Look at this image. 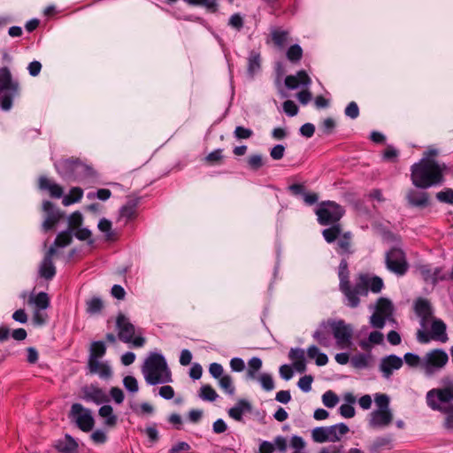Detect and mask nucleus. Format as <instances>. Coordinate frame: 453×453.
<instances>
[{"mask_svg":"<svg viewBox=\"0 0 453 453\" xmlns=\"http://www.w3.org/2000/svg\"><path fill=\"white\" fill-rule=\"evenodd\" d=\"M339 289L344 296L343 303L349 308H357L360 304V297L366 296L369 290L380 293L384 283L379 276H370L367 273H359L355 279L354 285L349 280L348 262L342 258L338 267Z\"/></svg>","mask_w":453,"mask_h":453,"instance_id":"nucleus-1","label":"nucleus"},{"mask_svg":"<svg viewBox=\"0 0 453 453\" xmlns=\"http://www.w3.org/2000/svg\"><path fill=\"white\" fill-rule=\"evenodd\" d=\"M447 165L432 158H421L411 167L412 184L418 188L426 189L441 185L444 181Z\"/></svg>","mask_w":453,"mask_h":453,"instance_id":"nucleus-2","label":"nucleus"},{"mask_svg":"<svg viewBox=\"0 0 453 453\" xmlns=\"http://www.w3.org/2000/svg\"><path fill=\"white\" fill-rule=\"evenodd\" d=\"M142 372L146 382L151 386L172 381V372L161 353L150 352L143 362Z\"/></svg>","mask_w":453,"mask_h":453,"instance_id":"nucleus-3","label":"nucleus"},{"mask_svg":"<svg viewBox=\"0 0 453 453\" xmlns=\"http://www.w3.org/2000/svg\"><path fill=\"white\" fill-rule=\"evenodd\" d=\"M426 403L433 411L444 413V427L453 430V385L442 388H433L426 393Z\"/></svg>","mask_w":453,"mask_h":453,"instance_id":"nucleus-4","label":"nucleus"},{"mask_svg":"<svg viewBox=\"0 0 453 453\" xmlns=\"http://www.w3.org/2000/svg\"><path fill=\"white\" fill-rule=\"evenodd\" d=\"M55 168L65 180L78 181L85 184L96 177L94 169L79 158L61 159L55 163Z\"/></svg>","mask_w":453,"mask_h":453,"instance_id":"nucleus-5","label":"nucleus"},{"mask_svg":"<svg viewBox=\"0 0 453 453\" xmlns=\"http://www.w3.org/2000/svg\"><path fill=\"white\" fill-rule=\"evenodd\" d=\"M20 86L18 81L13 80L8 67L0 68V108L9 111L12 107L13 100L19 96Z\"/></svg>","mask_w":453,"mask_h":453,"instance_id":"nucleus-6","label":"nucleus"},{"mask_svg":"<svg viewBox=\"0 0 453 453\" xmlns=\"http://www.w3.org/2000/svg\"><path fill=\"white\" fill-rule=\"evenodd\" d=\"M116 327L118 330V338L125 343H131L135 348L142 347L146 340L142 335V332L136 334L135 326L129 321L124 314H119L116 319Z\"/></svg>","mask_w":453,"mask_h":453,"instance_id":"nucleus-7","label":"nucleus"},{"mask_svg":"<svg viewBox=\"0 0 453 453\" xmlns=\"http://www.w3.org/2000/svg\"><path fill=\"white\" fill-rule=\"evenodd\" d=\"M318 221L322 226L338 224L344 214L343 208L333 201L322 202L316 210Z\"/></svg>","mask_w":453,"mask_h":453,"instance_id":"nucleus-8","label":"nucleus"},{"mask_svg":"<svg viewBox=\"0 0 453 453\" xmlns=\"http://www.w3.org/2000/svg\"><path fill=\"white\" fill-rule=\"evenodd\" d=\"M449 361L448 354L441 349L427 352L422 359L421 368L428 376L443 368Z\"/></svg>","mask_w":453,"mask_h":453,"instance_id":"nucleus-9","label":"nucleus"},{"mask_svg":"<svg viewBox=\"0 0 453 453\" xmlns=\"http://www.w3.org/2000/svg\"><path fill=\"white\" fill-rule=\"evenodd\" d=\"M69 418L83 432H89L94 427L95 420L90 410L81 403H75L71 406Z\"/></svg>","mask_w":453,"mask_h":453,"instance_id":"nucleus-10","label":"nucleus"},{"mask_svg":"<svg viewBox=\"0 0 453 453\" xmlns=\"http://www.w3.org/2000/svg\"><path fill=\"white\" fill-rule=\"evenodd\" d=\"M387 268L396 275H404L408 271L405 253L399 248H392L386 254Z\"/></svg>","mask_w":453,"mask_h":453,"instance_id":"nucleus-11","label":"nucleus"},{"mask_svg":"<svg viewBox=\"0 0 453 453\" xmlns=\"http://www.w3.org/2000/svg\"><path fill=\"white\" fill-rule=\"evenodd\" d=\"M331 330L339 349H348L351 345L352 330L343 320L331 319Z\"/></svg>","mask_w":453,"mask_h":453,"instance_id":"nucleus-12","label":"nucleus"},{"mask_svg":"<svg viewBox=\"0 0 453 453\" xmlns=\"http://www.w3.org/2000/svg\"><path fill=\"white\" fill-rule=\"evenodd\" d=\"M42 210L46 213V219L42 223V228L45 232H48L58 223L62 218V213L50 201L43 202Z\"/></svg>","mask_w":453,"mask_h":453,"instance_id":"nucleus-13","label":"nucleus"},{"mask_svg":"<svg viewBox=\"0 0 453 453\" xmlns=\"http://www.w3.org/2000/svg\"><path fill=\"white\" fill-rule=\"evenodd\" d=\"M403 361L400 357L391 354L381 358L380 371L383 378L388 380L391 378L394 371L399 370L403 366Z\"/></svg>","mask_w":453,"mask_h":453,"instance_id":"nucleus-14","label":"nucleus"},{"mask_svg":"<svg viewBox=\"0 0 453 453\" xmlns=\"http://www.w3.org/2000/svg\"><path fill=\"white\" fill-rule=\"evenodd\" d=\"M414 311L417 316L420 318L421 326H426L433 316V308L430 302L426 298H418L414 303Z\"/></svg>","mask_w":453,"mask_h":453,"instance_id":"nucleus-15","label":"nucleus"},{"mask_svg":"<svg viewBox=\"0 0 453 453\" xmlns=\"http://www.w3.org/2000/svg\"><path fill=\"white\" fill-rule=\"evenodd\" d=\"M331 319L320 323L319 328L314 332L313 338L323 347H329L332 343L331 339Z\"/></svg>","mask_w":453,"mask_h":453,"instance_id":"nucleus-16","label":"nucleus"},{"mask_svg":"<svg viewBox=\"0 0 453 453\" xmlns=\"http://www.w3.org/2000/svg\"><path fill=\"white\" fill-rule=\"evenodd\" d=\"M429 194L426 191L410 189L406 194L408 203L416 208H426L429 205Z\"/></svg>","mask_w":453,"mask_h":453,"instance_id":"nucleus-17","label":"nucleus"},{"mask_svg":"<svg viewBox=\"0 0 453 453\" xmlns=\"http://www.w3.org/2000/svg\"><path fill=\"white\" fill-rule=\"evenodd\" d=\"M393 419L390 410H376L371 413L369 425L372 427H385L388 426Z\"/></svg>","mask_w":453,"mask_h":453,"instance_id":"nucleus-18","label":"nucleus"},{"mask_svg":"<svg viewBox=\"0 0 453 453\" xmlns=\"http://www.w3.org/2000/svg\"><path fill=\"white\" fill-rule=\"evenodd\" d=\"M82 392L83 399L87 402H93L96 404H101L108 400L104 391L94 385L85 387Z\"/></svg>","mask_w":453,"mask_h":453,"instance_id":"nucleus-19","label":"nucleus"},{"mask_svg":"<svg viewBox=\"0 0 453 453\" xmlns=\"http://www.w3.org/2000/svg\"><path fill=\"white\" fill-rule=\"evenodd\" d=\"M311 80L304 70L298 71L296 75H288L285 79V85L289 89L297 88L300 85L308 87Z\"/></svg>","mask_w":453,"mask_h":453,"instance_id":"nucleus-20","label":"nucleus"},{"mask_svg":"<svg viewBox=\"0 0 453 453\" xmlns=\"http://www.w3.org/2000/svg\"><path fill=\"white\" fill-rule=\"evenodd\" d=\"M54 447L58 453H77L78 451L77 441L69 434L56 441Z\"/></svg>","mask_w":453,"mask_h":453,"instance_id":"nucleus-21","label":"nucleus"},{"mask_svg":"<svg viewBox=\"0 0 453 453\" xmlns=\"http://www.w3.org/2000/svg\"><path fill=\"white\" fill-rule=\"evenodd\" d=\"M252 411L251 404L245 399H240L236 404L230 408L228 415L236 421H242L244 413H250Z\"/></svg>","mask_w":453,"mask_h":453,"instance_id":"nucleus-22","label":"nucleus"},{"mask_svg":"<svg viewBox=\"0 0 453 453\" xmlns=\"http://www.w3.org/2000/svg\"><path fill=\"white\" fill-rule=\"evenodd\" d=\"M88 368L90 373L98 374L101 379H109L112 374L110 365L100 360L88 362Z\"/></svg>","mask_w":453,"mask_h":453,"instance_id":"nucleus-23","label":"nucleus"},{"mask_svg":"<svg viewBox=\"0 0 453 453\" xmlns=\"http://www.w3.org/2000/svg\"><path fill=\"white\" fill-rule=\"evenodd\" d=\"M39 188L42 190H47L50 196L53 198H60L63 196V188L60 185L52 182L50 179L45 176H42L39 179Z\"/></svg>","mask_w":453,"mask_h":453,"instance_id":"nucleus-24","label":"nucleus"},{"mask_svg":"<svg viewBox=\"0 0 453 453\" xmlns=\"http://www.w3.org/2000/svg\"><path fill=\"white\" fill-rule=\"evenodd\" d=\"M446 329V324L441 319H434L431 325V334L433 340L446 342L449 339Z\"/></svg>","mask_w":453,"mask_h":453,"instance_id":"nucleus-25","label":"nucleus"},{"mask_svg":"<svg viewBox=\"0 0 453 453\" xmlns=\"http://www.w3.org/2000/svg\"><path fill=\"white\" fill-rule=\"evenodd\" d=\"M137 201L130 200L119 210V221H123L126 225L128 221L136 217Z\"/></svg>","mask_w":453,"mask_h":453,"instance_id":"nucleus-26","label":"nucleus"},{"mask_svg":"<svg viewBox=\"0 0 453 453\" xmlns=\"http://www.w3.org/2000/svg\"><path fill=\"white\" fill-rule=\"evenodd\" d=\"M351 238L352 234L350 232H346L340 235L337 242L336 251L341 256H348L352 254L351 250Z\"/></svg>","mask_w":453,"mask_h":453,"instance_id":"nucleus-27","label":"nucleus"},{"mask_svg":"<svg viewBox=\"0 0 453 453\" xmlns=\"http://www.w3.org/2000/svg\"><path fill=\"white\" fill-rule=\"evenodd\" d=\"M328 431L329 441L335 442L349 432V427L344 423H339L334 426H326Z\"/></svg>","mask_w":453,"mask_h":453,"instance_id":"nucleus-28","label":"nucleus"},{"mask_svg":"<svg viewBox=\"0 0 453 453\" xmlns=\"http://www.w3.org/2000/svg\"><path fill=\"white\" fill-rule=\"evenodd\" d=\"M106 353V345L103 341L92 342L89 348V356L88 362L99 360Z\"/></svg>","mask_w":453,"mask_h":453,"instance_id":"nucleus-29","label":"nucleus"},{"mask_svg":"<svg viewBox=\"0 0 453 453\" xmlns=\"http://www.w3.org/2000/svg\"><path fill=\"white\" fill-rule=\"evenodd\" d=\"M39 274L47 280L53 279L56 274V267L53 261L42 259L39 268Z\"/></svg>","mask_w":453,"mask_h":453,"instance_id":"nucleus-30","label":"nucleus"},{"mask_svg":"<svg viewBox=\"0 0 453 453\" xmlns=\"http://www.w3.org/2000/svg\"><path fill=\"white\" fill-rule=\"evenodd\" d=\"M28 302L39 310H46L50 306V297L45 292H40L35 296L31 295Z\"/></svg>","mask_w":453,"mask_h":453,"instance_id":"nucleus-31","label":"nucleus"},{"mask_svg":"<svg viewBox=\"0 0 453 453\" xmlns=\"http://www.w3.org/2000/svg\"><path fill=\"white\" fill-rule=\"evenodd\" d=\"M307 356L309 358H315V363L319 366L326 365L328 363V357L325 353L319 351V348L311 345L307 349Z\"/></svg>","mask_w":453,"mask_h":453,"instance_id":"nucleus-32","label":"nucleus"},{"mask_svg":"<svg viewBox=\"0 0 453 453\" xmlns=\"http://www.w3.org/2000/svg\"><path fill=\"white\" fill-rule=\"evenodd\" d=\"M83 196V189L79 187L72 188L69 193L63 197L62 203L69 206L74 203L80 202Z\"/></svg>","mask_w":453,"mask_h":453,"instance_id":"nucleus-33","label":"nucleus"},{"mask_svg":"<svg viewBox=\"0 0 453 453\" xmlns=\"http://www.w3.org/2000/svg\"><path fill=\"white\" fill-rule=\"evenodd\" d=\"M99 415L104 418V424L108 426H114L117 424V416L113 414V409L111 405H103L98 411Z\"/></svg>","mask_w":453,"mask_h":453,"instance_id":"nucleus-34","label":"nucleus"},{"mask_svg":"<svg viewBox=\"0 0 453 453\" xmlns=\"http://www.w3.org/2000/svg\"><path fill=\"white\" fill-rule=\"evenodd\" d=\"M262 367V360L257 357H253L248 362V370L246 378L248 380H256L257 378V372Z\"/></svg>","mask_w":453,"mask_h":453,"instance_id":"nucleus-35","label":"nucleus"},{"mask_svg":"<svg viewBox=\"0 0 453 453\" xmlns=\"http://www.w3.org/2000/svg\"><path fill=\"white\" fill-rule=\"evenodd\" d=\"M342 234L340 224H332V226L322 231V235L326 242L332 243Z\"/></svg>","mask_w":453,"mask_h":453,"instance_id":"nucleus-36","label":"nucleus"},{"mask_svg":"<svg viewBox=\"0 0 453 453\" xmlns=\"http://www.w3.org/2000/svg\"><path fill=\"white\" fill-rule=\"evenodd\" d=\"M384 336L383 334L379 331H372L370 333L368 341L363 340L360 341L359 346L367 350L370 349L371 344H381L383 342Z\"/></svg>","mask_w":453,"mask_h":453,"instance_id":"nucleus-37","label":"nucleus"},{"mask_svg":"<svg viewBox=\"0 0 453 453\" xmlns=\"http://www.w3.org/2000/svg\"><path fill=\"white\" fill-rule=\"evenodd\" d=\"M103 308V301L98 296H94L86 302V311L90 315L100 313Z\"/></svg>","mask_w":453,"mask_h":453,"instance_id":"nucleus-38","label":"nucleus"},{"mask_svg":"<svg viewBox=\"0 0 453 453\" xmlns=\"http://www.w3.org/2000/svg\"><path fill=\"white\" fill-rule=\"evenodd\" d=\"M271 35L274 44L279 48H282L288 41V32L280 28H274L272 30Z\"/></svg>","mask_w":453,"mask_h":453,"instance_id":"nucleus-39","label":"nucleus"},{"mask_svg":"<svg viewBox=\"0 0 453 453\" xmlns=\"http://www.w3.org/2000/svg\"><path fill=\"white\" fill-rule=\"evenodd\" d=\"M303 51L299 44L291 45L286 52V57L288 60L293 64L299 63L303 58Z\"/></svg>","mask_w":453,"mask_h":453,"instance_id":"nucleus-40","label":"nucleus"},{"mask_svg":"<svg viewBox=\"0 0 453 453\" xmlns=\"http://www.w3.org/2000/svg\"><path fill=\"white\" fill-rule=\"evenodd\" d=\"M260 69V55L255 51H251L248 58V73L253 75Z\"/></svg>","mask_w":453,"mask_h":453,"instance_id":"nucleus-41","label":"nucleus"},{"mask_svg":"<svg viewBox=\"0 0 453 453\" xmlns=\"http://www.w3.org/2000/svg\"><path fill=\"white\" fill-rule=\"evenodd\" d=\"M73 233L70 230H65L58 234L55 238L54 245L58 248H65L73 242Z\"/></svg>","mask_w":453,"mask_h":453,"instance_id":"nucleus-42","label":"nucleus"},{"mask_svg":"<svg viewBox=\"0 0 453 453\" xmlns=\"http://www.w3.org/2000/svg\"><path fill=\"white\" fill-rule=\"evenodd\" d=\"M219 385L220 388L229 395H233L235 393V387L233 383V379L229 374H225L219 379Z\"/></svg>","mask_w":453,"mask_h":453,"instance_id":"nucleus-43","label":"nucleus"},{"mask_svg":"<svg viewBox=\"0 0 453 453\" xmlns=\"http://www.w3.org/2000/svg\"><path fill=\"white\" fill-rule=\"evenodd\" d=\"M375 312H380V314H382V315H385V316L390 318L393 313L392 303L387 298L380 297L378 300Z\"/></svg>","mask_w":453,"mask_h":453,"instance_id":"nucleus-44","label":"nucleus"},{"mask_svg":"<svg viewBox=\"0 0 453 453\" xmlns=\"http://www.w3.org/2000/svg\"><path fill=\"white\" fill-rule=\"evenodd\" d=\"M311 438L315 442L323 443L329 441L328 431L326 426L315 427L311 431Z\"/></svg>","mask_w":453,"mask_h":453,"instance_id":"nucleus-45","label":"nucleus"},{"mask_svg":"<svg viewBox=\"0 0 453 453\" xmlns=\"http://www.w3.org/2000/svg\"><path fill=\"white\" fill-rule=\"evenodd\" d=\"M82 223H83V216L79 211H76L73 212L72 214H70V216L68 217L67 230H70L71 233H73V231H75L76 229L81 227Z\"/></svg>","mask_w":453,"mask_h":453,"instance_id":"nucleus-46","label":"nucleus"},{"mask_svg":"<svg viewBox=\"0 0 453 453\" xmlns=\"http://www.w3.org/2000/svg\"><path fill=\"white\" fill-rule=\"evenodd\" d=\"M199 396L204 401L213 402L217 399L218 394L210 385H203L200 388Z\"/></svg>","mask_w":453,"mask_h":453,"instance_id":"nucleus-47","label":"nucleus"},{"mask_svg":"<svg viewBox=\"0 0 453 453\" xmlns=\"http://www.w3.org/2000/svg\"><path fill=\"white\" fill-rule=\"evenodd\" d=\"M416 270L426 283H433V269L430 265H418Z\"/></svg>","mask_w":453,"mask_h":453,"instance_id":"nucleus-48","label":"nucleus"},{"mask_svg":"<svg viewBox=\"0 0 453 453\" xmlns=\"http://www.w3.org/2000/svg\"><path fill=\"white\" fill-rule=\"evenodd\" d=\"M227 25L238 32L241 31L244 27L243 16L239 12L234 13L230 16Z\"/></svg>","mask_w":453,"mask_h":453,"instance_id":"nucleus-49","label":"nucleus"},{"mask_svg":"<svg viewBox=\"0 0 453 453\" xmlns=\"http://www.w3.org/2000/svg\"><path fill=\"white\" fill-rule=\"evenodd\" d=\"M97 227L101 232L105 234L107 240H113V232L111 231V222L110 220L104 218L101 219Z\"/></svg>","mask_w":453,"mask_h":453,"instance_id":"nucleus-50","label":"nucleus"},{"mask_svg":"<svg viewBox=\"0 0 453 453\" xmlns=\"http://www.w3.org/2000/svg\"><path fill=\"white\" fill-rule=\"evenodd\" d=\"M322 402L326 407L334 408L338 403L339 398L334 392L328 390L323 394Z\"/></svg>","mask_w":453,"mask_h":453,"instance_id":"nucleus-51","label":"nucleus"},{"mask_svg":"<svg viewBox=\"0 0 453 453\" xmlns=\"http://www.w3.org/2000/svg\"><path fill=\"white\" fill-rule=\"evenodd\" d=\"M256 380L261 384V387L265 391H272L274 388V381L271 374L269 373H262L260 376H257Z\"/></svg>","mask_w":453,"mask_h":453,"instance_id":"nucleus-52","label":"nucleus"},{"mask_svg":"<svg viewBox=\"0 0 453 453\" xmlns=\"http://www.w3.org/2000/svg\"><path fill=\"white\" fill-rule=\"evenodd\" d=\"M388 319V317L380 314V312H374L370 318V323L372 327L381 329L384 327L386 320Z\"/></svg>","mask_w":453,"mask_h":453,"instance_id":"nucleus-53","label":"nucleus"},{"mask_svg":"<svg viewBox=\"0 0 453 453\" xmlns=\"http://www.w3.org/2000/svg\"><path fill=\"white\" fill-rule=\"evenodd\" d=\"M436 198L438 201L441 203H445L448 204L453 205V189L452 188H445L436 194Z\"/></svg>","mask_w":453,"mask_h":453,"instance_id":"nucleus-54","label":"nucleus"},{"mask_svg":"<svg viewBox=\"0 0 453 453\" xmlns=\"http://www.w3.org/2000/svg\"><path fill=\"white\" fill-rule=\"evenodd\" d=\"M74 236L80 241H88V244L93 243V240L91 239L92 233L87 227H79L75 231L73 232Z\"/></svg>","mask_w":453,"mask_h":453,"instance_id":"nucleus-55","label":"nucleus"},{"mask_svg":"<svg viewBox=\"0 0 453 453\" xmlns=\"http://www.w3.org/2000/svg\"><path fill=\"white\" fill-rule=\"evenodd\" d=\"M351 363L356 368H365L369 365V357L365 354H358L352 357Z\"/></svg>","mask_w":453,"mask_h":453,"instance_id":"nucleus-56","label":"nucleus"},{"mask_svg":"<svg viewBox=\"0 0 453 453\" xmlns=\"http://www.w3.org/2000/svg\"><path fill=\"white\" fill-rule=\"evenodd\" d=\"M123 385L125 388L131 393H136L139 390L138 381L134 376H126L123 379Z\"/></svg>","mask_w":453,"mask_h":453,"instance_id":"nucleus-57","label":"nucleus"},{"mask_svg":"<svg viewBox=\"0 0 453 453\" xmlns=\"http://www.w3.org/2000/svg\"><path fill=\"white\" fill-rule=\"evenodd\" d=\"M223 150L217 149L206 156L205 161L210 165H216L219 164L223 159Z\"/></svg>","mask_w":453,"mask_h":453,"instance_id":"nucleus-58","label":"nucleus"},{"mask_svg":"<svg viewBox=\"0 0 453 453\" xmlns=\"http://www.w3.org/2000/svg\"><path fill=\"white\" fill-rule=\"evenodd\" d=\"M234 135L238 140L249 139L253 135V131L250 128L238 126L234 131Z\"/></svg>","mask_w":453,"mask_h":453,"instance_id":"nucleus-59","label":"nucleus"},{"mask_svg":"<svg viewBox=\"0 0 453 453\" xmlns=\"http://www.w3.org/2000/svg\"><path fill=\"white\" fill-rule=\"evenodd\" d=\"M375 403L378 406V410H390L389 409V397L386 394H376Z\"/></svg>","mask_w":453,"mask_h":453,"instance_id":"nucleus-60","label":"nucleus"},{"mask_svg":"<svg viewBox=\"0 0 453 453\" xmlns=\"http://www.w3.org/2000/svg\"><path fill=\"white\" fill-rule=\"evenodd\" d=\"M48 315L43 310L35 309L33 313V322L36 326H42L46 323Z\"/></svg>","mask_w":453,"mask_h":453,"instance_id":"nucleus-61","label":"nucleus"},{"mask_svg":"<svg viewBox=\"0 0 453 453\" xmlns=\"http://www.w3.org/2000/svg\"><path fill=\"white\" fill-rule=\"evenodd\" d=\"M312 381L313 377L311 375H304L299 379L297 385L302 391L307 393L311 389Z\"/></svg>","mask_w":453,"mask_h":453,"instance_id":"nucleus-62","label":"nucleus"},{"mask_svg":"<svg viewBox=\"0 0 453 453\" xmlns=\"http://www.w3.org/2000/svg\"><path fill=\"white\" fill-rule=\"evenodd\" d=\"M449 273H443L441 267H435L433 269V283L432 285H436L439 281L449 280Z\"/></svg>","mask_w":453,"mask_h":453,"instance_id":"nucleus-63","label":"nucleus"},{"mask_svg":"<svg viewBox=\"0 0 453 453\" xmlns=\"http://www.w3.org/2000/svg\"><path fill=\"white\" fill-rule=\"evenodd\" d=\"M344 113L347 117L355 119L359 116V108L356 102H350L345 108Z\"/></svg>","mask_w":453,"mask_h":453,"instance_id":"nucleus-64","label":"nucleus"}]
</instances>
